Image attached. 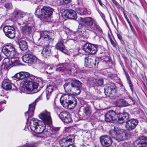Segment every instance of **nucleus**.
Segmentation results:
<instances>
[{"label": "nucleus", "mask_w": 147, "mask_h": 147, "mask_svg": "<svg viewBox=\"0 0 147 147\" xmlns=\"http://www.w3.org/2000/svg\"><path fill=\"white\" fill-rule=\"evenodd\" d=\"M30 74L26 72H20L16 74L13 78L17 80H21L25 78L23 85L26 88L30 91L36 93L38 92L37 88L38 86H40L42 82L40 80H38V83L34 82L29 76Z\"/></svg>", "instance_id": "1"}, {"label": "nucleus", "mask_w": 147, "mask_h": 147, "mask_svg": "<svg viewBox=\"0 0 147 147\" xmlns=\"http://www.w3.org/2000/svg\"><path fill=\"white\" fill-rule=\"evenodd\" d=\"M54 38V33L48 31H44L41 32L38 42L42 44H45L41 54L45 58L49 57L51 54V49L49 45L52 43Z\"/></svg>", "instance_id": "2"}, {"label": "nucleus", "mask_w": 147, "mask_h": 147, "mask_svg": "<svg viewBox=\"0 0 147 147\" xmlns=\"http://www.w3.org/2000/svg\"><path fill=\"white\" fill-rule=\"evenodd\" d=\"M61 105L65 108L73 109L76 105V99L73 96L65 94L62 95L60 98Z\"/></svg>", "instance_id": "3"}, {"label": "nucleus", "mask_w": 147, "mask_h": 147, "mask_svg": "<svg viewBox=\"0 0 147 147\" xmlns=\"http://www.w3.org/2000/svg\"><path fill=\"white\" fill-rule=\"evenodd\" d=\"M83 22L85 24V28L90 31L93 32L95 34L100 32L102 29L95 21L91 17L84 18Z\"/></svg>", "instance_id": "4"}, {"label": "nucleus", "mask_w": 147, "mask_h": 147, "mask_svg": "<svg viewBox=\"0 0 147 147\" xmlns=\"http://www.w3.org/2000/svg\"><path fill=\"white\" fill-rule=\"evenodd\" d=\"M23 23L21 24H24L25 25L21 27V30L22 34L27 36L31 35L35 30V23L33 19L30 18L26 21L23 22ZM19 24L21 25L20 23Z\"/></svg>", "instance_id": "5"}, {"label": "nucleus", "mask_w": 147, "mask_h": 147, "mask_svg": "<svg viewBox=\"0 0 147 147\" xmlns=\"http://www.w3.org/2000/svg\"><path fill=\"white\" fill-rule=\"evenodd\" d=\"M67 64H60L57 66L56 71L61 72H64L66 73L71 74L73 71L74 74H77L79 71L78 66L74 64H72L70 68L66 67Z\"/></svg>", "instance_id": "6"}, {"label": "nucleus", "mask_w": 147, "mask_h": 147, "mask_svg": "<svg viewBox=\"0 0 147 147\" xmlns=\"http://www.w3.org/2000/svg\"><path fill=\"white\" fill-rule=\"evenodd\" d=\"M53 9L48 6H44L40 10L37 8L34 13L35 15L38 18H46L51 16L52 14Z\"/></svg>", "instance_id": "7"}, {"label": "nucleus", "mask_w": 147, "mask_h": 147, "mask_svg": "<svg viewBox=\"0 0 147 147\" xmlns=\"http://www.w3.org/2000/svg\"><path fill=\"white\" fill-rule=\"evenodd\" d=\"M3 53L6 56L12 58L15 57L16 52L13 46L11 44L4 46L2 50Z\"/></svg>", "instance_id": "8"}, {"label": "nucleus", "mask_w": 147, "mask_h": 147, "mask_svg": "<svg viewBox=\"0 0 147 147\" xmlns=\"http://www.w3.org/2000/svg\"><path fill=\"white\" fill-rule=\"evenodd\" d=\"M116 90L115 84L111 82H109L107 86L104 88V92L107 96L112 97L115 95Z\"/></svg>", "instance_id": "9"}, {"label": "nucleus", "mask_w": 147, "mask_h": 147, "mask_svg": "<svg viewBox=\"0 0 147 147\" xmlns=\"http://www.w3.org/2000/svg\"><path fill=\"white\" fill-rule=\"evenodd\" d=\"M99 61L98 58H95L94 57H88L85 58V65L87 67H95L98 66Z\"/></svg>", "instance_id": "10"}, {"label": "nucleus", "mask_w": 147, "mask_h": 147, "mask_svg": "<svg viewBox=\"0 0 147 147\" xmlns=\"http://www.w3.org/2000/svg\"><path fill=\"white\" fill-rule=\"evenodd\" d=\"M41 95L42 94L32 103L29 105L28 111L26 112L25 113V116L27 120L29 118L33 116L35 105L36 103L40 99V98L41 97Z\"/></svg>", "instance_id": "11"}, {"label": "nucleus", "mask_w": 147, "mask_h": 147, "mask_svg": "<svg viewBox=\"0 0 147 147\" xmlns=\"http://www.w3.org/2000/svg\"><path fill=\"white\" fill-rule=\"evenodd\" d=\"M82 83L79 80L75 79H73L71 82L66 83L63 85L65 91L67 92H69L71 91L70 88V86L71 87H76V86L81 87Z\"/></svg>", "instance_id": "12"}, {"label": "nucleus", "mask_w": 147, "mask_h": 147, "mask_svg": "<svg viewBox=\"0 0 147 147\" xmlns=\"http://www.w3.org/2000/svg\"><path fill=\"white\" fill-rule=\"evenodd\" d=\"M3 32L5 35L9 38L13 39L15 36V30L12 26H6L3 28Z\"/></svg>", "instance_id": "13"}, {"label": "nucleus", "mask_w": 147, "mask_h": 147, "mask_svg": "<svg viewBox=\"0 0 147 147\" xmlns=\"http://www.w3.org/2000/svg\"><path fill=\"white\" fill-rule=\"evenodd\" d=\"M39 117L47 125L51 123L52 121L50 113L47 110L42 111L39 114Z\"/></svg>", "instance_id": "14"}, {"label": "nucleus", "mask_w": 147, "mask_h": 147, "mask_svg": "<svg viewBox=\"0 0 147 147\" xmlns=\"http://www.w3.org/2000/svg\"><path fill=\"white\" fill-rule=\"evenodd\" d=\"M138 123L139 121L136 119H129L125 122V128L128 131H131L136 128Z\"/></svg>", "instance_id": "15"}, {"label": "nucleus", "mask_w": 147, "mask_h": 147, "mask_svg": "<svg viewBox=\"0 0 147 147\" xmlns=\"http://www.w3.org/2000/svg\"><path fill=\"white\" fill-rule=\"evenodd\" d=\"M58 116L60 119L64 123H69L72 121L71 114L67 111H62L60 113Z\"/></svg>", "instance_id": "16"}, {"label": "nucleus", "mask_w": 147, "mask_h": 147, "mask_svg": "<svg viewBox=\"0 0 147 147\" xmlns=\"http://www.w3.org/2000/svg\"><path fill=\"white\" fill-rule=\"evenodd\" d=\"M117 113L113 110L108 111L105 115L106 121L109 122L116 121L117 119Z\"/></svg>", "instance_id": "17"}, {"label": "nucleus", "mask_w": 147, "mask_h": 147, "mask_svg": "<svg viewBox=\"0 0 147 147\" xmlns=\"http://www.w3.org/2000/svg\"><path fill=\"white\" fill-rule=\"evenodd\" d=\"M123 131L120 128L117 127H114L113 129L110 130L109 134L116 140L120 141L119 138L121 137V131Z\"/></svg>", "instance_id": "18"}, {"label": "nucleus", "mask_w": 147, "mask_h": 147, "mask_svg": "<svg viewBox=\"0 0 147 147\" xmlns=\"http://www.w3.org/2000/svg\"><path fill=\"white\" fill-rule=\"evenodd\" d=\"M134 147H147V137L143 136L134 142Z\"/></svg>", "instance_id": "19"}, {"label": "nucleus", "mask_w": 147, "mask_h": 147, "mask_svg": "<svg viewBox=\"0 0 147 147\" xmlns=\"http://www.w3.org/2000/svg\"><path fill=\"white\" fill-rule=\"evenodd\" d=\"M22 59L24 62L30 64L35 63L38 59L35 56L31 54H26L22 57Z\"/></svg>", "instance_id": "20"}, {"label": "nucleus", "mask_w": 147, "mask_h": 147, "mask_svg": "<svg viewBox=\"0 0 147 147\" xmlns=\"http://www.w3.org/2000/svg\"><path fill=\"white\" fill-rule=\"evenodd\" d=\"M13 15L17 19L23 18V22L26 21L30 18L28 14H26L20 10L16 9L14 12Z\"/></svg>", "instance_id": "21"}, {"label": "nucleus", "mask_w": 147, "mask_h": 147, "mask_svg": "<svg viewBox=\"0 0 147 147\" xmlns=\"http://www.w3.org/2000/svg\"><path fill=\"white\" fill-rule=\"evenodd\" d=\"M100 141L102 145L104 147H109L112 143L111 138L107 135H104L100 137Z\"/></svg>", "instance_id": "22"}, {"label": "nucleus", "mask_w": 147, "mask_h": 147, "mask_svg": "<svg viewBox=\"0 0 147 147\" xmlns=\"http://www.w3.org/2000/svg\"><path fill=\"white\" fill-rule=\"evenodd\" d=\"M62 14L65 17L71 19H76L77 17L76 12L71 9H68L65 11Z\"/></svg>", "instance_id": "23"}, {"label": "nucleus", "mask_w": 147, "mask_h": 147, "mask_svg": "<svg viewBox=\"0 0 147 147\" xmlns=\"http://www.w3.org/2000/svg\"><path fill=\"white\" fill-rule=\"evenodd\" d=\"M129 114L127 113L117 114V121L120 123H123L129 119Z\"/></svg>", "instance_id": "24"}, {"label": "nucleus", "mask_w": 147, "mask_h": 147, "mask_svg": "<svg viewBox=\"0 0 147 147\" xmlns=\"http://www.w3.org/2000/svg\"><path fill=\"white\" fill-rule=\"evenodd\" d=\"M56 88V86L55 84H50L47 86L46 91V94L47 99H48L51 96L53 90Z\"/></svg>", "instance_id": "25"}, {"label": "nucleus", "mask_w": 147, "mask_h": 147, "mask_svg": "<svg viewBox=\"0 0 147 147\" xmlns=\"http://www.w3.org/2000/svg\"><path fill=\"white\" fill-rule=\"evenodd\" d=\"M47 125L45 123L42 125H39L34 128V129L31 131L37 134H40L42 133L44 131H46Z\"/></svg>", "instance_id": "26"}, {"label": "nucleus", "mask_w": 147, "mask_h": 147, "mask_svg": "<svg viewBox=\"0 0 147 147\" xmlns=\"http://www.w3.org/2000/svg\"><path fill=\"white\" fill-rule=\"evenodd\" d=\"M61 41H59L56 45L55 47L57 49L59 50L64 53L67 54L68 53V51L66 49L65 47L63 44V40L65 39L63 38H61Z\"/></svg>", "instance_id": "27"}, {"label": "nucleus", "mask_w": 147, "mask_h": 147, "mask_svg": "<svg viewBox=\"0 0 147 147\" xmlns=\"http://www.w3.org/2000/svg\"><path fill=\"white\" fill-rule=\"evenodd\" d=\"M46 131L49 132L50 134L56 135L58 134L59 130L60 127H51L49 124L47 125Z\"/></svg>", "instance_id": "28"}, {"label": "nucleus", "mask_w": 147, "mask_h": 147, "mask_svg": "<svg viewBox=\"0 0 147 147\" xmlns=\"http://www.w3.org/2000/svg\"><path fill=\"white\" fill-rule=\"evenodd\" d=\"M13 85L11 83L10 81L8 79H5L2 82V87L5 90H10Z\"/></svg>", "instance_id": "29"}, {"label": "nucleus", "mask_w": 147, "mask_h": 147, "mask_svg": "<svg viewBox=\"0 0 147 147\" xmlns=\"http://www.w3.org/2000/svg\"><path fill=\"white\" fill-rule=\"evenodd\" d=\"M123 131H121V137L119 138V141L124 140L127 139L132 135V133L131 132H127L124 129H121Z\"/></svg>", "instance_id": "30"}, {"label": "nucleus", "mask_w": 147, "mask_h": 147, "mask_svg": "<svg viewBox=\"0 0 147 147\" xmlns=\"http://www.w3.org/2000/svg\"><path fill=\"white\" fill-rule=\"evenodd\" d=\"M75 10L78 13L81 15L86 14L90 15L91 13L90 11L87 10V9L85 8L77 7L76 8Z\"/></svg>", "instance_id": "31"}, {"label": "nucleus", "mask_w": 147, "mask_h": 147, "mask_svg": "<svg viewBox=\"0 0 147 147\" xmlns=\"http://www.w3.org/2000/svg\"><path fill=\"white\" fill-rule=\"evenodd\" d=\"M3 62L2 66L6 69H8L11 67V60L10 61L9 59L5 58L3 60Z\"/></svg>", "instance_id": "32"}, {"label": "nucleus", "mask_w": 147, "mask_h": 147, "mask_svg": "<svg viewBox=\"0 0 147 147\" xmlns=\"http://www.w3.org/2000/svg\"><path fill=\"white\" fill-rule=\"evenodd\" d=\"M39 120L34 118H33L30 120V127L31 130L34 129V128L39 125Z\"/></svg>", "instance_id": "33"}, {"label": "nucleus", "mask_w": 147, "mask_h": 147, "mask_svg": "<svg viewBox=\"0 0 147 147\" xmlns=\"http://www.w3.org/2000/svg\"><path fill=\"white\" fill-rule=\"evenodd\" d=\"M47 65L45 63L42 62L38 64V69L41 73H45Z\"/></svg>", "instance_id": "34"}, {"label": "nucleus", "mask_w": 147, "mask_h": 147, "mask_svg": "<svg viewBox=\"0 0 147 147\" xmlns=\"http://www.w3.org/2000/svg\"><path fill=\"white\" fill-rule=\"evenodd\" d=\"M123 70L124 72L125 73V75L127 78V81L129 84V86L132 92H133L134 91V89L133 86L132 84L131 81V80L127 72H126L125 70Z\"/></svg>", "instance_id": "35"}, {"label": "nucleus", "mask_w": 147, "mask_h": 147, "mask_svg": "<svg viewBox=\"0 0 147 147\" xmlns=\"http://www.w3.org/2000/svg\"><path fill=\"white\" fill-rule=\"evenodd\" d=\"M82 27V24H79L78 26V32L79 33L80 35V36L82 37L86 36L88 35V33L86 32V31L84 32V31H81L80 30Z\"/></svg>", "instance_id": "36"}, {"label": "nucleus", "mask_w": 147, "mask_h": 147, "mask_svg": "<svg viewBox=\"0 0 147 147\" xmlns=\"http://www.w3.org/2000/svg\"><path fill=\"white\" fill-rule=\"evenodd\" d=\"M19 46L21 49L23 51L26 50L28 48L26 42L24 40L20 41L19 43Z\"/></svg>", "instance_id": "37"}, {"label": "nucleus", "mask_w": 147, "mask_h": 147, "mask_svg": "<svg viewBox=\"0 0 147 147\" xmlns=\"http://www.w3.org/2000/svg\"><path fill=\"white\" fill-rule=\"evenodd\" d=\"M10 58H11V67L17 66L19 65V63L18 59L16 56V55L15 57Z\"/></svg>", "instance_id": "38"}, {"label": "nucleus", "mask_w": 147, "mask_h": 147, "mask_svg": "<svg viewBox=\"0 0 147 147\" xmlns=\"http://www.w3.org/2000/svg\"><path fill=\"white\" fill-rule=\"evenodd\" d=\"M91 47L90 49V52L88 53L89 54H93L96 53L97 51V49L98 47V46L97 45L92 44L91 46Z\"/></svg>", "instance_id": "39"}, {"label": "nucleus", "mask_w": 147, "mask_h": 147, "mask_svg": "<svg viewBox=\"0 0 147 147\" xmlns=\"http://www.w3.org/2000/svg\"><path fill=\"white\" fill-rule=\"evenodd\" d=\"M84 113L86 115L89 116L91 113V109L89 106L85 107L83 109Z\"/></svg>", "instance_id": "40"}, {"label": "nucleus", "mask_w": 147, "mask_h": 147, "mask_svg": "<svg viewBox=\"0 0 147 147\" xmlns=\"http://www.w3.org/2000/svg\"><path fill=\"white\" fill-rule=\"evenodd\" d=\"M91 46H92V44L87 43L84 45L83 48V50L86 53H88L90 51V47H91Z\"/></svg>", "instance_id": "41"}, {"label": "nucleus", "mask_w": 147, "mask_h": 147, "mask_svg": "<svg viewBox=\"0 0 147 147\" xmlns=\"http://www.w3.org/2000/svg\"><path fill=\"white\" fill-rule=\"evenodd\" d=\"M37 142L27 143L22 146L23 147H36L38 146Z\"/></svg>", "instance_id": "42"}, {"label": "nucleus", "mask_w": 147, "mask_h": 147, "mask_svg": "<svg viewBox=\"0 0 147 147\" xmlns=\"http://www.w3.org/2000/svg\"><path fill=\"white\" fill-rule=\"evenodd\" d=\"M70 136H67L65 138L61 139L59 142V144L61 147H65V142L66 140H68L70 139Z\"/></svg>", "instance_id": "43"}, {"label": "nucleus", "mask_w": 147, "mask_h": 147, "mask_svg": "<svg viewBox=\"0 0 147 147\" xmlns=\"http://www.w3.org/2000/svg\"><path fill=\"white\" fill-rule=\"evenodd\" d=\"M96 79L94 78L91 77L88 78V82L91 85L93 86L96 84Z\"/></svg>", "instance_id": "44"}, {"label": "nucleus", "mask_w": 147, "mask_h": 147, "mask_svg": "<svg viewBox=\"0 0 147 147\" xmlns=\"http://www.w3.org/2000/svg\"><path fill=\"white\" fill-rule=\"evenodd\" d=\"M81 87H72V89L74 92L73 93L75 95H78L81 92L80 88Z\"/></svg>", "instance_id": "45"}, {"label": "nucleus", "mask_w": 147, "mask_h": 147, "mask_svg": "<svg viewBox=\"0 0 147 147\" xmlns=\"http://www.w3.org/2000/svg\"><path fill=\"white\" fill-rule=\"evenodd\" d=\"M70 136V139L68 140H66L65 142V147H68L69 145L72 144V141H73V137Z\"/></svg>", "instance_id": "46"}, {"label": "nucleus", "mask_w": 147, "mask_h": 147, "mask_svg": "<svg viewBox=\"0 0 147 147\" xmlns=\"http://www.w3.org/2000/svg\"><path fill=\"white\" fill-rule=\"evenodd\" d=\"M53 68L50 66L47 65L45 72L47 74L52 73Z\"/></svg>", "instance_id": "47"}, {"label": "nucleus", "mask_w": 147, "mask_h": 147, "mask_svg": "<svg viewBox=\"0 0 147 147\" xmlns=\"http://www.w3.org/2000/svg\"><path fill=\"white\" fill-rule=\"evenodd\" d=\"M122 101L123 99H117L115 103L116 105L118 106H121L122 105Z\"/></svg>", "instance_id": "48"}, {"label": "nucleus", "mask_w": 147, "mask_h": 147, "mask_svg": "<svg viewBox=\"0 0 147 147\" xmlns=\"http://www.w3.org/2000/svg\"><path fill=\"white\" fill-rule=\"evenodd\" d=\"M103 84V80L102 79H96V84L99 86H101Z\"/></svg>", "instance_id": "49"}, {"label": "nucleus", "mask_w": 147, "mask_h": 147, "mask_svg": "<svg viewBox=\"0 0 147 147\" xmlns=\"http://www.w3.org/2000/svg\"><path fill=\"white\" fill-rule=\"evenodd\" d=\"M0 96L1 97H3V100H0V103L1 104H2L3 103H5L6 101L4 99L6 98V96L3 93L2 94L0 93Z\"/></svg>", "instance_id": "50"}, {"label": "nucleus", "mask_w": 147, "mask_h": 147, "mask_svg": "<svg viewBox=\"0 0 147 147\" xmlns=\"http://www.w3.org/2000/svg\"><path fill=\"white\" fill-rule=\"evenodd\" d=\"M103 63L105 64H106L107 65H109L111 63L110 59L108 57H106V59L104 60Z\"/></svg>", "instance_id": "51"}, {"label": "nucleus", "mask_w": 147, "mask_h": 147, "mask_svg": "<svg viewBox=\"0 0 147 147\" xmlns=\"http://www.w3.org/2000/svg\"><path fill=\"white\" fill-rule=\"evenodd\" d=\"M67 37L72 40L75 39V36L74 34L72 32L71 33V34H69V35L68 36H67Z\"/></svg>", "instance_id": "52"}, {"label": "nucleus", "mask_w": 147, "mask_h": 147, "mask_svg": "<svg viewBox=\"0 0 147 147\" xmlns=\"http://www.w3.org/2000/svg\"><path fill=\"white\" fill-rule=\"evenodd\" d=\"M118 147H130L129 144L127 142H124L123 144H120Z\"/></svg>", "instance_id": "53"}, {"label": "nucleus", "mask_w": 147, "mask_h": 147, "mask_svg": "<svg viewBox=\"0 0 147 147\" xmlns=\"http://www.w3.org/2000/svg\"><path fill=\"white\" fill-rule=\"evenodd\" d=\"M111 0L117 8L119 9L121 8V6L115 0Z\"/></svg>", "instance_id": "54"}, {"label": "nucleus", "mask_w": 147, "mask_h": 147, "mask_svg": "<svg viewBox=\"0 0 147 147\" xmlns=\"http://www.w3.org/2000/svg\"><path fill=\"white\" fill-rule=\"evenodd\" d=\"M65 33L66 34L68 35V36L69 35V34H71L72 32L71 31L67 28H65Z\"/></svg>", "instance_id": "55"}, {"label": "nucleus", "mask_w": 147, "mask_h": 147, "mask_svg": "<svg viewBox=\"0 0 147 147\" xmlns=\"http://www.w3.org/2000/svg\"><path fill=\"white\" fill-rule=\"evenodd\" d=\"M4 6L7 9H9L12 8V5L11 3H7L5 4Z\"/></svg>", "instance_id": "56"}, {"label": "nucleus", "mask_w": 147, "mask_h": 147, "mask_svg": "<svg viewBox=\"0 0 147 147\" xmlns=\"http://www.w3.org/2000/svg\"><path fill=\"white\" fill-rule=\"evenodd\" d=\"M110 41L113 47H115L117 45L116 41H115V40H111V41Z\"/></svg>", "instance_id": "57"}, {"label": "nucleus", "mask_w": 147, "mask_h": 147, "mask_svg": "<svg viewBox=\"0 0 147 147\" xmlns=\"http://www.w3.org/2000/svg\"><path fill=\"white\" fill-rule=\"evenodd\" d=\"M122 102V105L121 106L125 107L127 106L128 105V103L126 101H125L123 99Z\"/></svg>", "instance_id": "58"}, {"label": "nucleus", "mask_w": 147, "mask_h": 147, "mask_svg": "<svg viewBox=\"0 0 147 147\" xmlns=\"http://www.w3.org/2000/svg\"><path fill=\"white\" fill-rule=\"evenodd\" d=\"M71 0H63V2L65 4H67L70 2Z\"/></svg>", "instance_id": "59"}, {"label": "nucleus", "mask_w": 147, "mask_h": 147, "mask_svg": "<svg viewBox=\"0 0 147 147\" xmlns=\"http://www.w3.org/2000/svg\"><path fill=\"white\" fill-rule=\"evenodd\" d=\"M117 35L118 38L120 40H122V37L121 35L119 34H117Z\"/></svg>", "instance_id": "60"}, {"label": "nucleus", "mask_w": 147, "mask_h": 147, "mask_svg": "<svg viewBox=\"0 0 147 147\" xmlns=\"http://www.w3.org/2000/svg\"><path fill=\"white\" fill-rule=\"evenodd\" d=\"M129 26H130V28L131 30H132V32H134V27L132 26V25L131 24Z\"/></svg>", "instance_id": "61"}, {"label": "nucleus", "mask_w": 147, "mask_h": 147, "mask_svg": "<svg viewBox=\"0 0 147 147\" xmlns=\"http://www.w3.org/2000/svg\"><path fill=\"white\" fill-rule=\"evenodd\" d=\"M98 1L99 3V4L101 6H103V3H102V2H101V0H98Z\"/></svg>", "instance_id": "62"}, {"label": "nucleus", "mask_w": 147, "mask_h": 147, "mask_svg": "<svg viewBox=\"0 0 147 147\" xmlns=\"http://www.w3.org/2000/svg\"><path fill=\"white\" fill-rule=\"evenodd\" d=\"M108 37L110 40V41H111V40H113V39H112L111 36L109 34H108Z\"/></svg>", "instance_id": "63"}, {"label": "nucleus", "mask_w": 147, "mask_h": 147, "mask_svg": "<svg viewBox=\"0 0 147 147\" xmlns=\"http://www.w3.org/2000/svg\"><path fill=\"white\" fill-rule=\"evenodd\" d=\"M127 22H128V24H129V25L131 24V22H130L129 19H127V20H126Z\"/></svg>", "instance_id": "64"}]
</instances>
